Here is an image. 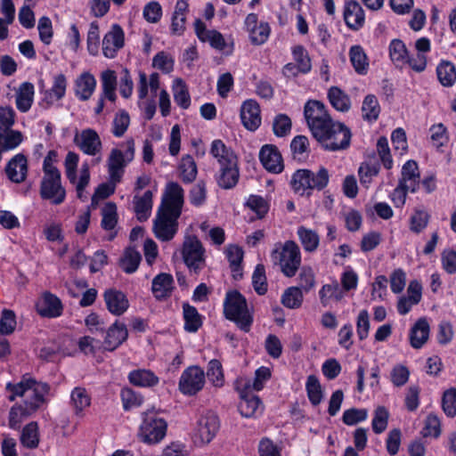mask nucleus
I'll list each match as a JSON object with an SVG mask.
<instances>
[{
  "label": "nucleus",
  "mask_w": 456,
  "mask_h": 456,
  "mask_svg": "<svg viewBox=\"0 0 456 456\" xmlns=\"http://www.w3.org/2000/svg\"><path fill=\"white\" fill-rule=\"evenodd\" d=\"M304 116L313 136L325 151H339L350 146V129L345 124L334 121L323 102L307 101L304 107Z\"/></svg>",
  "instance_id": "f257e3e1"
},
{
  "label": "nucleus",
  "mask_w": 456,
  "mask_h": 456,
  "mask_svg": "<svg viewBox=\"0 0 456 456\" xmlns=\"http://www.w3.org/2000/svg\"><path fill=\"white\" fill-rule=\"evenodd\" d=\"M7 398L13 402L17 397L24 398V405L15 404L9 411L8 426L18 430L23 420L37 411L45 402V396L49 393L50 387L47 383L38 382L35 379L24 375L21 380L12 384H6Z\"/></svg>",
  "instance_id": "f03ea898"
},
{
  "label": "nucleus",
  "mask_w": 456,
  "mask_h": 456,
  "mask_svg": "<svg viewBox=\"0 0 456 456\" xmlns=\"http://www.w3.org/2000/svg\"><path fill=\"white\" fill-rule=\"evenodd\" d=\"M183 205V190L177 183H169L167 195L154 220L153 232L162 241L171 240L178 231V219Z\"/></svg>",
  "instance_id": "7ed1b4c3"
},
{
  "label": "nucleus",
  "mask_w": 456,
  "mask_h": 456,
  "mask_svg": "<svg viewBox=\"0 0 456 456\" xmlns=\"http://www.w3.org/2000/svg\"><path fill=\"white\" fill-rule=\"evenodd\" d=\"M58 154L49 151L43 163L44 176L40 183V196L54 205L61 204L66 198V191L61 183V172L56 167Z\"/></svg>",
  "instance_id": "20e7f679"
},
{
  "label": "nucleus",
  "mask_w": 456,
  "mask_h": 456,
  "mask_svg": "<svg viewBox=\"0 0 456 456\" xmlns=\"http://www.w3.org/2000/svg\"><path fill=\"white\" fill-rule=\"evenodd\" d=\"M224 314L243 331L248 332L253 322V314L249 311L247 300L238 290H229L224 300Z\"/></svg>",
  "instance_id": "39448f33"
},
{
  "label": "nucleus",
  "mask_w": 456,
  "mask_h": 456,
  "mask_svg": "<svg viewBox=\"0 0 456 456\" xmlns=\"http://www.w3.org/2000/svg\"><path fill=\"white\" fill-rule=\"evenodd\" d=\"M272 261L278 265L286 277L296 275L301 265V252L294 240L277 243L271 253Z\"/></svg>",
  "instance_id": "423d86ee"
},
{
  "label": "nucleus",
  "mask_w": 456,
  "mask_h": 456,
  "mask_svg": "<svg viewBox=\"0 0 456 456\" xmlns=\"http://www.w3.org/2000/svg\"><path fill=\"white\" fill-rule=\"evenodd\" d=\"M134 141L133 139L121 142L111 149L107 159V170L110 181L120 183L125 174L126 167L134 159Z\"/></svg>",
  "instance_id": "0eeeda50"
},
{
  "label": "nucleus",
  "mask_w": 456,
  "mask_h": 456,
  "mask_svg": "<svg viewBox=\"0 0 456 456\" xmlns=\"http://www.w3.org/2000/svg\"><path fill=\"white\" fill-rule=\"evenodd\" d=\"M142 422L139 427V437L142 442L147 444L160 443L167 435V422L154 411L149 410L142 412Z\"/></svg>",
  "instance_id": "6e6552de"
},
{
  "label": "nucleus",
  "mask_w": 456,
  "mask_h": 456,
  "mask_svg": "<svg viewBox=\"0 0 456 456\" xmlns=\"http://www.w3.org/2000/svg\"><path fill=\"white\" fill-rule=\"evenodd\" d=\"M79 162V155L74 151H69L65 157V175L69 183L76 187L77 198L83 200L84 192L90 182V167L88 162H84L77 177V169Z\"/></svg>",
  "instance_id": "1a4fd4ad"
},
{
  "label": "nucleus",
  "mask_w": 456,
  "mask_h": 456,
  "mask_svg": "<svg viewBox=\"0 0 456 456\" xmlns=\"http://www.w3.org/2000/svg\"><path fill=\"white\" fill-rule=\"evenodd\" d=\"M205 248L201 241L194 235L184 238L182 256L190 273L199 274L206 266Z\"/></svg>",
  "instance_id": "9d476101"
},
{
  "label": "nucleus",
  "mask_w": 456,
  "mask_h": 456,
  "mask_svg": "<svg viewBox=\"0 0 456 456\" xmlns=\"http://www.w3.org/2000/svg\"><path fill=\"white\" fill-rule=\"evenodd\" d=\"M205 377V372L200 367H188L180 377L179 390L185 395H196L203 388Z\"/></svg>",
  "instance_id": "9b49d317"
},
{
  "label": "nucleus",
  "mask_w": 456,
  "mask_h": 456,
  "mask_svg": "<svg viewBox=\"0 0 456 456\" xmlns=\"http://www.w3.org/2000/svg\"><path fill=\"white\" fill-rule=\"evenodd\" d=\"M100 80L102 92L94 108L96 115H100L103 111L105 100L111 102H115L117 100L118 77L116 72L112 69H105L101 73Z\"/></svg>",
  "instance_id": "f8f14e48"
},
{
  "label": "nucleus",
  "mask_w": 456,
  "mask_h": 456,
  "mask_svg": "<svg viewBox=\"0 0 456 456\" xmlns=\"http://www.w3.org/2000/svg\"><path fill=\"white\" fill-rule=\"evenodd\" d=\"M74 143L84 154L88 156L101 155L102 151V140L98 133L92 128L77 133L74 136Z\"/></svg>",
  "instance_id": "ddd939ff"
},
{
  "label": "nucleus",
  "mask_w": 456,
  "mask_h": 456,
  "mask_svg": "<svg viewBox=\"0 0 456 456\" xmlns=\"http://www.w3.org/2000/svg\"><path fill=\"white\" fill-rule=\"evenodd\" d=\"M125 45V32L120 25L112 24L110 29L104 35L102 42V51L104 57L114 59Z\"/></svg>",
  "instance_id": "4468645a"
},
{
  "label": "nucleus",
  "mask_w": 456,
  "mask_h": 456,
  "mask_svg": "<svg viewBox=\"0 0 456 456\" xmlns=\"http://www.w3.org/2000/svg\"><path fill=\"white\" fill-rule=\"evenodd\" d=\"M218 429V417L214 412L208 411L199 419L195 436L200 444H206L213 440Z\"/></svg>",
  "instance_id": "2eb2a0df"
},
{
  "label": "nucleus",
  "mask_w": 456,
  "mask_h": 456,
  "mask_svg": "<svg viewBox=\"0 0 456 456\" xmlns=\"http://www.w3.org/2000/svg\"><path fill=\"white\" fill-rule=\"evenodd\" d=\"M244 25L253 45H263L269 38L271 32L269 24L264 21L259 22L256 13L248 14Z\"/></svg>",
  "instance_id": "dca6fc26"
},
{
  "label": "nucleus",
  "mask_w": 456,
  "mask_h": 456,
  "mask_svg": "<svg viewBox=\"0 0 456 456\" xmlns=\"http://www.w3.org/2000/svg\"><path fill=\"white\" fill-rule=\"evenodd\" d=\"M37 314L45 318H57L62 314L63 305L54 294L45 291L36 304Z\"/></svg>",
  "instance_id": "f3484780"
},
{
  "label": "nucleus",
  "mask_w": 456,
  "mask_h": 456,
  "mask_svg": "<svg viewBox=\"0 0 456 456\" xmlns=\"http://www.w3.org/2000/svg\"><path fill=\"white\" fill-rule=\"evenodd\" d=\"M259 159L263 167L270 173L280 174L284 169L283 159L278 148L273 144H265L259 151Z\"/></svg>",
  "instance_id": "a211bd4d"
},
{
  "label": "nucleus",
  "mask_w": 456,
  "mask_h": 456,
  "mask_svg": "<svg viewBox=\"0 0 456 456\" xmlns=\"http://www.w3.org/2000/svg\"><path fill=\"white\" fill-rule=\"evenodd\" d=\"M238 409L245 418H252L263 413L264 406L262 402L257 395L250 392V386H246L240 391V401Z\"/></svg>",
  "instance_id": "6ab92c4d"
},
{
  "label": "nucleus",
  "mask_w": 456,
  "mask_h": 456,
  "mask_svg": "<svg viewBox=\"0 0 456 456\" xmlns=\"http://www.w3.org/2000/svg\"><path fill=\"white\" fill-rule=\"evenodd\" d=\"M194 28L198 38L202 42L209 43L213 48L224 52L228 47V44L223 35L217 30L207 29L205 23L201 20L198 19L195 20Z\"/></svg>",
  "instance_id": "aec40b11"
},
{
  "label": "nucleus",
  "mask_w": 456,
  "mask_h": 456,
  "mask_svg": "<svg viewBox=\"0 0 456 456\" xmlns=\"http://www.w3.org/2000/svg\"><path fill=\"white\" fill-rule=\"evenodd\" d=\"M242 125L249 131H256L261 125L260 106L256 101L249 99L240 107Z\"/></svg>",
  "instance_id": "412c9836"
},
{
  "label": "nucleus",
  "mask_w": 456,
  "mask_h": 456,
  "mask_svg": "<svg viewBox=\"0 0 456 456\" xmlns=\"http://www.w3.org/2000/svg\"><path fill=\"white\" fill-rule=\"evenodd\" d=\"M97 81L89 71L82 72L74 81V94L81 102L88 101L95 92Z\"/></svg>",
  "instance_id": "4be33fe9"
},
{
  "label": "nucleus",
  "mask_w": 456,
  "mask_h": 456,
  "mask_svg": "<svg viewBox=\"0 0 456 456\" xmlns=\"http://www.w3.org/2000/svg\"><path fill=\"white\" fill-rule=\"evenodd\" d=\"M103 299L108 311L113 315L123 314L129 306L126 296L116 289H108L103 293Z\"/></svg>",
  "instance_id": "5701e85b"
},
{
  "label": "nucleus",
  "mask_w": 456,
  "mask_h": 456,
  "mask_svg": "<svg viewBox=\"0 0 456 456\" xmlns=\"http://www.w3.org/2000/svg\"><path fill=\"white\" fill-rule=\"evenodd\" d=\"M7 177L15 183H22L28 174V160L24 154L18 153L13 156L5 167Z\"/></svg>",
  "instance_id": "b1692460"
},
{
  "label": "nucleus",
  "mask_w": 456,
  "mask_h": 456,
  "mask_svg": "<svg viewBox=\"0 0 456 456\" xmlns=\"http://www.w3.org/2000/svg\"><path fill=\"white\" fill-rule=\"evenodd\" d=\"M344 20L347 27L354 30H358L363 26L364 11L358 2L348 1L345 4Z\"/></svg>",
  "instance_id": "393cba45"
},
{
  "label": "nucleus",
  "mask_w": 456,
  "mask_h": 456,
  "mask_svg": "<svg viewBox=\"0 0 456 456\" xmlns=\"http://www.w3.org/2000/svg\"><path fill=\"white\" fill-rule=\"evenodd\" d=\"M240 177L238 162L232 165L219 167L215 178L219 187L229 190L236 186Z\"/></svg>",
  "instance_id": "a878e982"
},
{
  "label": "nucleus",
  "mask_w": 456,
  "mask_h": 456,
  "mask_svg": "<svg viewBox=\"0 0 456 456\" xmlns=\"http://www.w3.org/2000/svg\"><path fill=\"white\" fill-rule=\"evenodd\" d=\"M128 336L126 327L123 323L116 322L107 330L103 347L108 351H113L118 347Z\"/></svg>",
  "instance_id": "bb28decb"
},
{
  "label": "nucleus",
  "mask_w": 456,
  "mask_h": 456,
  "mask_svg": "<svg viewBox=\"0 0 456 456\" xmlns=\"http://www.w3.org/2000/svg\"><path fill=\"white\" fill-rule=\"evenodd\" d=\"M419 172L416 161L408 160L402 167V176L399 183L410 189L411 192H416L419 187Z\"/></svg>",
  "instance_id": "cd10ccee"
},
{
  "label": "nucleus",
  "mask_w": 456,
  "mask_h": 456,
  "mask_svg": "<svg viewBox=\"0 0 456 456\" xmlns=\"http://www.w3.org/2000/svg\"><path fill=\"white\" fill-rule=\"evenodd\" d=\"M35 87L30 82H23L15 90V104L18 110L28 112L34 102Z\"/></svg>",
  "instance_id": "c85d7f7f"
},
{
  "label": "nucleus",
  "mask_w": 456,
  "mask_h": 456,
  "mask_svg": "<svg viewBox=\"0 0 456 456\" xmlns=\"http://www.w3.org/2000/svg\"><path fill=\"white\" fill-rule=\"evenodd\" d=\"M209 153L216 159L219 167L238 162L234 151L227 147L222 140L216 139L211 142Z\"/></svg>",
  "instance_id": "c756f323"
},
{
  "label": "nucleus",
  "mask_w": 456,
  "mask_h": 456,
  "mask_svg": "<svg viewBox=\"0 0 456 456\" xmlns=\"http://www.w3.org/2000/svg\"><path fill=\"white\" fill-rule=\"evenodd\" d=\"M130 384L138 387L151 388L159 383V377L149 369H137L131 370L127 376Z\"/></svg>",
  "instance_id": "7c9ffc66"
},
{
  "label": "nucleus",
  "mask_w": 456,
  "mask_h": 456,
  "mask_svg": "<svg viewBox=\"0 0 456 456\" xmlns=\"http://www.w3.org/2000/svg\"><path fill=\"white\" fill-rule=\"evenodd\" d=\"M152 197L153 194L151 191H146L141 196H134V211L138 221L144 222L150 217L152 209Z\"/></svg>",
  "instance_id": "2f4dec72"
},
{
  "label": "nucleus",
  "mask_w": 456,
  "mask_h": 456,
  "mask_svg": "<svg viewBox=\"0 0 456 456\" xmlns=\"http://www.w3.org/2000/svg\"><path fill=\"white\" fill-rule=\"evenodd\" d=\"M173 277L171 274L162 273L158 274L152 281L151 291L157 299L168 297L173 289Z\"/></svg>",
  "instance_id": "473e14b6"
},
{
  "label": "nucleus",
  "mask_w": 456,
  "mask_h": 456,
  "mask_svg": "<svg viewBox=\"0 0 456 456\" xmlns=\"http://www.w3.org/2000/svg\"><path fill=\"white\" fill-rule=\"evenodd\" d=\"M428 336V322L425 319L418 320L410 331L411 346L414 348H420L427 342Z\"/></svg>",
  "instance_id": "72a5a7b5"
},
{
  "label": "nucleus",
  "mask_w": 456,
  "mask_h": 456,
  "mask_svg": "<svg viewBox=\"0 0 456 456\" xmlns=\"http://www.w3.org/2000/svg\"><path fill=\"white\" fill-rule=\"evenodd\" d=\"M298 240L305 252H315L320 244L319 234L309 228L299 226L297 231Z\"/></svg>",
  "instance_id": "f704fd0d"
},
{
  "label": "nucleus",
  "mask_w": 456,
  "mask_h": 456,
  "mask_svg": "<svg viewBox=\"0 0 456 456\" xmlns=\"http://www.w3.org/2000/svg\"><path fill=\"white\" fill-rule=\"evenodd\" d=\"M149 88L151 93L156 94L159 88V75L156 72L150 75L148 78L146 73L143 71L139 72L138 81V97L140 100H143L147 97Z\"/></svg>",
  "instance_id": "c9c22d12"
},
{
  "label": "nucleus",
  "mask_w": 456,
  "mask_h": 456,
  "mask_svg": "<svg viewBox=\"0 0 456 456\" xmlns=\"http://www.w3.org/2000/svg\"><path fill=\"white\" fill-rule=\"evenodd\" d=\"M224 253L229 261L233 278H241V262L244 255L242 248L237 245H229L226 247Z\"/></svg>",
  "instance_id": "e433bc0d"
},
{
  "label": "nucleus",
  "mask_w": 456,
  "mask_h": 456,
  "mask_svg": "<svg viewBox=\"0 0 456 456\" xmlns=\"http://www.w3.org/2000/svg\"><path fill=\"white\" fill-rule=\"evenodd\" d=\"M328 99L338 111L347 112L351 108L350 97L338 86H331L329 89Z\"/></svg>",
  "instance_id": "4c0bfd02"
},
{
  "label": "nucleus",
  "mask_w": 456,
  "mask_h": 456,
  "mask_svg": "<svg viewBox=\"0 0 456 456\" xmlns=\"http://www.w3.org/2000/svg\"><path fill=\"white\" fill-rule=\"evenodd\" d=\"M184 330L189 332H196L202 325L201 316L196 307L188 303L183 305Z\"/></svg>",
  "instance_id": "58836bf2"
},
{
  "label": "nucleus",
  "mask_w": 456,
  "mask_h": 456,
  "mask_svg": "<svg viewBox=\"0 0 456 456\" xmlns=\"http://www.w3.org/2000/svg\"><path fill=\"white\" fill-rule=\"evenodd\" d=\"M20 441L28 449H36L38 446L39 431L37 422H29L22 428Z\"/></svg>",
  "instance_id": "ea45409f"
},
{
  "label": "nucleus",
  "mask_w": 456,
  "mask_h": 456,
  "mask_svg": "<svg viewBox=\"0 0 456 456\" xmlns=\"http://www.w3.org/2000/svg\"><path fill=\"white\" fill-rule=\"evenodd\" d=\"M178 169L183 183H191L196 179L198 168L194 159L191 155H185L182 158Z\"/></svg>",
  "instance_id": "a19ab883"
},
{
  "label": "nucleus",
  "mask_w": 456,
  "mask_h": 456,
  "mask_svg": "<svg viewBox=\"0 0 456 456\" xmlns=\"http://www.w3.org/2000/svg\"><path fill=\"white\" fill-rule=\"evenodd\" d=\"M380 113V106L374 94L365 96L362 105V115L364 120L376 121Z\"/></svg>",
  "instance_id": "79ce46f5"
},
{
  "label": "nucleus",
  "mask_w": 456,
  "mask_h": 456,
  "mask_svg": "<svg viewBox=\"0 0 456 456\" xmlns=\"http://www.w3.org/2000/svg\"><path fill=\"white\" fill-rule=\"evenodd\" d=\"M350 61L358 74H366L369 68L367 56L360 45H354L349 51Z\"/></svg>",
  "instance_id": "37998d69"
},
{
  "label": "nucleus",
  "mask_w": 456,
  "mask_h": 456,
  "mask_svg": "<svg viewBox=\"0 0 456 456\" xmlns=\"http://www.w3.org/2000/svg\"><path fill=\"white\" fill-rule=\"evenodd\" d=\"M142 260L139 251L135 248L129 247L126 249L123 257L120 260V267L126 273H134Z\"/></svg>",
  "instance_id": "c03bdc74"
},
{
  "label": "nucleus",
  "mask_w": 456,
  "mask_h": 456,
  "mask_svg": "<svg viewBox=\"0 0 456 456\" xmlns=\"http://www.w3.org/2000/svg\"><path fill=\"white\" fill-rule=\"evenodd\" d=\"M305 390L310 403L317 406L323 399V391L318 378L315 375L307 377Z\"/></svg>",
  "instance_id": "a18cd8bd"
},
{
  "label": "nucleus",
  "mask_w": 456,
  "mask_h": 456,
  "mask_svg": "<svg viewBox=\"0 0 456 456\" xmlns=\"http://www.w3.org/2000/svg\"><path fill=\"white\" fill-rule=\"evenodd\" d=\"M175 102L182 109L186 110L191 105V96L187 86L181 78H176L173 85Z\"/></svg>",
  "instance_id": "49530a36"
},
{
  "label": "nucleus",
  "mask_w": 456,
  "mask_h": 456,
  "mask_svg": "<svg viewBox=\"0 0 456 456\" xmlns=\"http://www.w3.org/2000/svg\"><path fill=\"white\" fill-rule=\"evenodd\" d=\"M389 56L396 66L405 64L408 56L405 44L400 39H393L389 44Z\"/></svg>",
  "instance_id": "de8ad7c7"
},
{
  "label": "nucleus",
  "mask_w": 456,
  "mask_h": 456,
  "mask_svg": "<svg viewBox=\"0 0 456 456\" xmlns=\"http://www.w3.org/2000/svg\"><path fill=\"white\" fill-rule=\"evenodd\" d=\"M439 82L444 86H451L456 80V69L450 61H442L436 68Z\"/></svg>",
  "instance_id": "09e8293b"
},
{
  "label": "nucleus",
  "mask_w": 456,
  "mask_h": 456,
  "mask_svg": "<svg viewBox=\"0 0 456 456\" xmlns=\"http://www.w3.org/2000/svg\"><path fill=\"white\" fill-rule=\"evenodd\" d=\"M67 89V78L64 74H58L53 77V83L50 90L46 92V97L50 102L60 101L65 96Z\"/></svg>",
  "instance_id": "8fccbe9b"
},
{
  "label": "nucleus",
  "mask_w": 456,
  "mask_h": 456,
  "mask_svg": "<svg viewBox=\"0 0 456 456\" xmlns=\"http://www.w3.org/2000/svg\"><path fill=\"white\" fill-rule=\"evenodd\" d=\"M309 175L308 169H299L293 174L291 186L296 192L304 194L306 191H311Z\"/></svg>",
  "instance_id": "3c124183"
},
{
  "label": "nucleus",
  "mask_w": 456,
  "mask_h": 456,
  "mask_svg": "<svg viewBox=\"0 0 456 456\" xmlns=\"http://www.w3.org/2000/svg\"><path fill=\"white\" fill-rule=\"evenodd\" d=\"M86 45L89 54L96 56L100 50V28L96 21H93L89 25L86 36Z\"/></svg>",
  "instance_id": "603ef678"
},
{
  "label": "nucleus",
  "mask_w": 456,
  "mask_h": 456,
  "mask_svg": "<svg viewBox=\"0 0 456 456\" xmlns=\"http://www.w3.org/2000/svg\"><path fill=\"white\" fill-rule=\"evenodd\" d=\"M292 55L299 70L303 74L308 73L312 69L310 56L303 45H296L292 48Z\"/></svg>",
  "instance_id": "864d4df0"
},
{
  "label": "nucleus",
  "mask_w": 456,
  "mask_h": 456,
  "mask_svg": "<svg viewBox=\"0 0 456 456\" xmlns=\"http://www.w3.org/2000/svg\"><path fill=\"white\" fill-rule=\"evenodd\" d=\"M70 399L77 414L81 412L91 403V398L86 388L80 387H75L72 390Z\"/></svg>",
  "instance_id": "5fc2aeb1"
},
{
  "label": "nucleus",
  "mask_w": 456,
  "mask_h": 456,
  "mask_svg": "<svg viewBox=\"0 0 456 456\" xmlns=\"http://www.w3.org/2000/svg\"><path fill=\"white\" fill-rule=\"evenodd\" d=\"M302 302L303 294L298 287L287 289L281 297L282 305L290 309L298 308L302 305Z\"/></svg>",
  "instance_id": "6e6d98bb"
},
{
  "label": "nucleus",
  "mask_w": 456,
  "mask_h": 456,
  "mask_svg": "<svg viewBox=\"0 0 456 456\" xmlns=\"http://www.w3.org/2000/svg\"><path fill=\"white\" fill-rule=\"evenodd\" d=\"M120 397L125 411L139 407L143 403V397L129 387H125L121 390Z\"/></svg>",
  "instance_id": "4d7b16f0"
},
{
  "label": "nucleus",
  "mask_w": 456,
  "mask_h": 456,
  "mask_svg": "<svg viewBox=\"0 0 456 456\" xmlns=\"http://www.w3.org/2000/svg\"><path fill=\"white\" fill-rule=\"evenodd\" d=\"M389 412L384 406H379L374 411V417L371 421V428L375 434L383 433L387 427Z\"/></svg>",
  "instance_id": "13d9d810"
},
{
  "label": "nucleus",
  "mask_w": 456,
  "mask_h": 456,
  "mask_svg": "<svg viewBox=\"0 0 456 456\" xmlns=\"http://www.w3.org/2000/svg\"><path fill=\"white\" fill-rule=\"evenodd\" d=\"M246 206L256 214L258 219L264 218L269 210L267 200L259 195H250L246 201Z\"/></svg>",
  "instance_id": "bf43d9fd"
},
{
  "label": "nucleus",
  "mask_w": 456,
  "mask_h": 456,
  "mask_svg": "<svg viewBox=\"0 0 456 456\" xmlns=\"http://www.w3.org/2000/svg\"><path fill=\"white\" fill-rule=\"evenodd\" d=\"M290 149L294 159H302L307 157L309 152V140L305 135L295 136L290 142Z\"/></svg>",
  "instance_id": "052dcab7"
},
{
  "label": "nucleus",
  "mask_w": 456,
  "mask_h": 456,
  "mask_svg": "<svg viewBox=\"0 0 456 456\" xmlns=\"http://www.w3.org/2000/svg\"><path fill=\"white\" fill-rule=\"evenodd\" d=\"M102 227L105 230H113L118 223L117 206L108 202L102 210Z\"/></svg>",
  "instance_id": "680f3d73"
},
{
  "label": "nucleus",
  "mask_w": 456,
  "mask_h": 456,
  "mask_svg": "<svg viewBox=\"0 0 456 456\" xmlns=\"http://www.w3.org/2000/svg\"><path fill=\"white\" fill-rule=\"evenodd\" d=\"M207 377L215 387H222L224 384V372L221 362L213 359L208 362Z\"/></svg>",
  "instance_id": "e2e57ef3"
},
{
  "label": "nucleus",
  "mask_w": 456,
  "mask_h": 456,
  "mask_svg": "<svg viewBox=\"0 0 456 456\" xmlns=\"http://www.w3.org/2000/svg\"><path fill=\"white\" fill-rule=\"evenodd\" d=\"M189 200L194 207H201L207 200V186L202 180L193 185L189 193Z\"/></svg>",
  "instance_id": "0e129e2a"
},
{
  "label": "nucleus",
  "mask_w": 456,
  "mask_h": 456,
  "mask_svg": "<svg viewBox=\"0 0 456 456\" xmlns=\"http://www.w3.org/2000/svg\"><path fill=\"white\" fill-rule=\"evenodd\" d=\"M429 215L423 209H416L410 218V229L415 233L422 232L429 222Z\"/></svg>",
  "instance_id": "69168bd1"
},
{
  "label": "nucleus",
  "mask_w": 456,
  "mask_h": 456,
  "mask_svg": "<svg viewBox=\"0 0 456 456\" xmlns=\"http://www.w3.org/2000/svg\"><path fill=\"white\" fill-rule=\"evenodd\" d=\"M410 370L403 364H395L390 371V380L396 387L404 386L410 378Z\"/></svg>",
  "instance_id": "338daca9"
},
{
  "label": "nucleus",
  "mask_w": 456,
  "mask_h": 456,
  "mask_svg": "<svg viewBox=\"0 0 456 456\" xmlns=\"http://www.w3.org/2000/svg\"><path fill=\"white\" fill-rule=\"evenodd\" d=\"M442 406L446 416L450 418L456 416V388L452 387L444 393Z\"/></svg>",
  "instance_id": "774afa93"
}]
</instances>
